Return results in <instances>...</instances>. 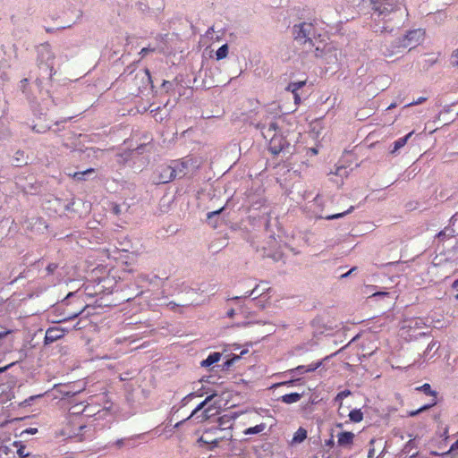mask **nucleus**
<instances>
[{
	"label": "nucleus",
	"instance_id": "obj_1",
	"mask_svg": "<svg viewBox=\"0 0 458 458\" xmlns=\"http://www.w3.org/2000/svg\"><path fill=\"white\" fill-rule=\"evenodd\" d=\"M322 22L310 12H303L291 28V33L296 44L301 47L300 55L303 58L323 38Z\"/></svg>",
	"mask_w": 458,
	"mask_h": 458
},
{
	"label": "nucleus",
	"instance_id": "obj_2",
	"mask_svg": "<svg viewBox=\"0 0 458 458\" xmlns=\"http://www.w3.org/2000/svg\"><path fill=\"white\" fill-rule=\"evenodd\" d=\"M84 411L81 404H75L69 410L67 424L62 430V435L68 438H78L80 441L90 440L94 437V429L81 420L79 415Z\"/></svg>",
	"mask_w": 458,
	"mask_h": 458
},
{
	"label": "nucleus",
	"instance_id": "obj_3",
	"mask_svg": "<svg viewBox=\"0 0 458 458\" xmlns=\"http://www.w3.org/2000/svg\"><path fill=\"white\" fill-rule=\"evenodd\" d=\"M421 30H413L407 32L401 38H395L389 44L386 42L381 46V52L386 56H392L400 53L403 49H411L420 44L423 37Z\"/></svg>",
	"mask_w": 458,
	"mask_h": 458
},
{
	"label": "nucleus",
	"instance_id": "obj_4",
	"mask_svg": "<svg viewBox=\"0 0 458 458\" xmlns=\"http://www.w3.org/2000/svg\"><path fill=\"white\" fill-rule=\"evenodd\" d=\"M328 38L324 35L319 42L310 51L306 57L312 62L313 59H322L328 64H336L338 61V49L333 42H328Z\"/></svg>",
	"mask_w": 458,
	"mask_h": 458
},
{
	"label": "nucleus",
	"instance_id": "obj_5",
	"mask_svg": "<svg viewBox=\"0 0 458 458\" xmlns=\"http://www.w3.org/2000/svg\"><path fill=\"white\" fill-rule=\"evenodd\" d=\"M219 425L207 428L203 435L198 439L200 445H207L208 450H213L217 447L219 443L226 438L225 435H223L225 428H222L223 418H219Z\"/></svg>",
	"mask_w": 458,
	"mask_h": 458
},
{
	"label": "nucleus",
	"instance_id": "obj_6",
	"mask_svg": "<svg viewBox=\"0 0 458 458\" xmlns=\"http://www.w3.org/2000/svg\"><path fill=\"white\" fill-rule=\"evenodd\" d=\"M216 396V394H210L205 398L198 406L191 411V413L185 419H182L174 425V428H180L182 426L190 423V420H197L198 422H203L207 420L210 417V411H212L211 407H208L205 410V406Z\"/></svg>",
	"mask_w": 458,
	"mask_h": 458
},
{
	"label": "nucleus",
	"instance_id": "obj_7",
	"mask_svg": "<svg viewBox=\"0 0 458 458\" xmlns=\"http://www.w3.org/2000/svg\"><path fill=\"white\" fill-rule=\"evenodd\" d=\"M174 168V174L176 178H182L191 172L199 169L200 162L198 158L191 156L184 157L180 160L171 161Z\"/></svg>",
	"mask_w": 458,
	"mask_h": 458
},
{
	"label": "nucleus",
	"instance_id": "obj_8",
	"mask_svg": "<svg viewBox=\"0 0 458 458\" xmlns=\"http://www.w3.org/2000/svg\"><path fill=\"white\" fill-rule=\"evenodd\" d=\"M373 4V9L378 12L379 15L383 16V18H386L391 13L396 14L400 13L403 14L402 6L399 4L398 0H382L381 2H371Z\"/></svg>",
	"mask_w": 458,
	"mask_h": 458
},
{
	"label": "nucleus",
	"instance_id": "obj_9",
	"mask_svg": "<svg viewBox=\"0 0 458 458\" xmlns=\"http://www.w3.org/2000/svg\"><path fill=\"white\" fill-rule=\"evenodd\" d=\"M176 179L174 168L172 163L159 165L152 174V182L155 184H163Z\"/></svg>",
	"mask_w": 458,
	"mask_h": 458
},
{
	"label": "nucleus",
	"instance_id": "obj_10",
	"mask_svg": "<svg viewBox=\"0 0 458 458\" xmlns=\"http://www.w3.org/2000/svg\"><path fill=\"white\" fill-rule=\"evenodd\" d=\"M53 391L55 398L64 399L74 397L75 395L80 394L82 391V389L77 387L75 384H58L54 386Z\"/></svg>",
	"mask_w": 458,
	"mask_h": 458
},
{
	"label": "nucleus",
	"instance_id": "obj_11",
	"mask_svg": "<svg viewBox=\"0 0 458 458\" xmlns=\"http://www.w3.org/2000/svg\"><path fill=\"white\" fill-rule=\"evenodd\" d=\"M40 58L43 60H46L45 64H42V62L39 64L40 70H45L46 72L49 70V79L53 76V64L49 63L50 60L54 58V55L51 51L49 45H42L41 47L38 50Z\"/></svg>",
	"mask_w": 458,
	"mask_h": 458
},
{
	"label": "nucleus",
	"instance_id": "obj_12",
	"mask_svg": "<svg viewBox=\"0 0 458 458\" xmlns=\"http://www.w3.org/2000/svg\"><path fill=\"white\" fill-rule=\"evenodd\" d=\"M288 146V141L281 134L274 133L269 140L268 149L273 155H278Z\"/></svg>",
	"mask_w": 458,
	"mask_h": 458
},
{
	"label": "nucleus",
	"instance_id": "obj_13",
	"mask_svg": "<svg viewBox=\"0 0 458 458\" xmlns=\"http://www.w3.org/2000/svg\"><path fill=\"white\" fill-rule=\"evenodd\" d=\"M102 153V149L91 147L86 148L84 149H76L74 151V156L78 157V158L81 161L93 162L95 159H98V155Z\"/></svg>",
	"mask_w": 458,
	"mask_h": 458
},
{
	"label": "nucleus",
	"instance_id": "obj_14",
	"mask_svg": "<svg viewBox=\"0 0 458 458\" xmlns=\"http://www.w3.org/2000/svg\"><path fill=\"white\" fill-rule=\"evenodd\" d=\"M307 80H301L297 81H291L288 86L286 87V90L290 91L293 95L294 103L296 105L300 104L302 98V92H300V90L306 85Z\"/></svg>",
	"mask_w": 458,
	"mask_h": 458
},
{
	"label": "nucleus",
	"instance_id": "obj_15",
	"mask_svg": "<svg viewBox=\"0 0 458 458\" xmlns=\"http://www.w3.org/2000/svg\"><path fill=\"white\" fill-rule=\"evenodd\" d=\"M135 80L140 81V84L136 83L140 90H141V89H146L148 86L152 87V80L148 69L139 70L135 75Z\"/></svg>",
	"mask_w": 458,
	"mask_h": 458
},
{
	"label": "nucleus",
	"instance_id": "obj_16",
	"mask_svg": "<svg viewBox=\"0 0 458 458\" xmlns=\"http://www.w3.org/2000/svg\"><path fill=\"white\" fill-rule=\"evenodd\" d=\"M64 336V330L59 327H50L45 335V344H50Z\"/></svg>",
	"mask_w": 458,
	"mask_h": 458
},
{
	"label": "nucleus",
	"instance_id": "obj_17",
	"mask_svg": "<svg viewBox=\"0 0 458 458\" xmlns=\"http://www.w3.org/2000/svg\"><path fill=\"white\" fill-rule=\"evenodd\" d=\"M354 434L349 431L340 432L337 436L338 445L347 447L353 442Z\"/></svg>",
	"mask_w": 458,
	"mask_h": 458
},
{
	"label": "nucleus",
	"instance_id": "obj_18",
	"mask_svg": "<svg viewBox=\"0 0 458 458\" xmlns=\"http://www.w3.org/2000/svg\"><path fill=\"white\" fill-rule=\"evenodd\" d=\"M412 133L413 132L411 131L408 134H406L405 136L401 137V138L397 139L395 141H394L393 148H391L390 153L396 154L400 148H402L403 147H404L406 145L408 140L412 135Z\"/></svg>",
	"mask_w": 458,
	"mask_h": 458
},
{
	"label": "nucleus",
	"instance_id": "obj_19",
	"mask_svg": "<svg viewBox=\"0 0 458 458\" xmlns=\"http://www.w3.org/2000/svg\"><path fill=\"white\" fill-rule=\"evenodd\" d=\"M248 352V350H242L240 355L233 354L229 358H227L222 364L223 370H228L235 361L239 360L242 355Z\"/></svg>",
	"mask_w": 458,
	"mask_h": 458
},
{
	"label": "nucleus",
	"instance_id": "obj_20",
	"mask_svg": "<svg viewBox=\"0 0 458 458\" xmlns=\"http://www.w3.org/2000/svg\"><path fill=\"white\" fill-rule=\"evenodd\" d=\"M221 356H222L221 353L218 352H211L205 360H203L200 362V365H201V367H205V368L209 367V366L218 362L220 360Z\"/></svg>",
	"mask_w": 458,
	"mask_h": 458
},
{
	"label": "nucleus",
	"instance_id": "obj_21",
	"mask_svg": "<svg viewBox=\"0 0 458 458\" xmlns=\"http://www.w3.org/2000/svg\"><path fill=\"white\" fill-rule=\"evenodd\" d=\"M302 394L299 393H290L284 394L280 397V400L286 404L297 403L301 400Z\"/></svg>",
	"mask_w": 458,
	"mask_h": 458
},
{
	"label": "nucleus",
	"instance_id": "obj_22",
	"mask_svg": "<svg viewBox=\"0 0 458 458\" xmlns=\"http://www.w3.org/2000/svg\"><path fill=\"white\" fill-rule=\"evenodd\" d=\"M307 438V430L303 428H299L294 433L291 441L292 445L301 444Z\"/></svg>",
	"mask_w": 458,
	"mask_h": 458
},
{
	"label": "nucleus",
	"instance_id": "obj_23",
	"mask_svg": "<svg viewBox=\"0 0 458 458\" xmlns=\"http://www.w3.org/2000/svg\"><path fill=\"white\" fill-rule=\"evenodd\" d=\"M11 131L8 123L5 120L0 119V141L9 139Z\"/></svg>",
	"mask_w": 458,
	"mask_h": 458
},
{
	"label": "nucleus",
	"instance_id": "obj_24",
	"mask_svg": "<svg viewBox=\"0 0 458 458\" xmlns=\"http://www.w3.org/2000/svg\"><path fill=\"white\" fill-rule=\"evenodd\" d=\"M354 207L353 206H351L347 210L344 211V212H340V213H336V214H333V215H327V216H318V218L319 219H326V220H334V219H338V218H342L344 216H345L346 215L352 213L353 210H354Z\"/></svg>",
	"mask_w": 458,
	"mask_h": 458
},
{
	"label": "nucleus",
	"instance_id": "obj_25",
	"mask_svg": "<svg viewBox=\"0 0 458 458\" xmlns=\"http://www.w3.org/2000/svg\"><path fill=\"white\" fill-rule=\"evenodd\" d=\"M95 174L94 168H88L84 171L75 172L73 174H69L76 181H84L86 176Z\"/></svg>",
	"mask_w": 458,
	"mask_h": 458
},
{
	"label": "nucleus",
	"instance_id": "obj_26",
	"mask_svg": "<svg viewBox=\"0 0 458 458\" xmlns=\"http://www.w3.org/2000/svg\"><path fill=\"white\" fill-rule=\"evenodd\" d=\"M258 288H259V285H256L251 291L245 292V293L243 295L233 296V297L230 298L229 300L238 301L242 299H246L248 297L255 295L253 298V300H254V299L258 298V296L261 295V293H258Z\"/></svg>",
	"mask_w": 458,
	"mask_h": 458
},
{
	"label": "nucleus",
	"instance_id": "obj_27",
	"mask_svg": "<svg viewBox=\"0 0 458 458\" xmlns=\"http://www.w3.org/2000/svg\"><path fill=\"white\" fill-rule=\"evenodd\" d=\"M29 80L27 78L21 80L19 84V88L23 94L26 95L28 98L33 97L35 95V90H31L28 89Z\"/></svg>",
	"mask_w": 458,
	"mask_h": 458
},
{
	"label": "nucleus",
	"instance_id": "obj_28",
	"mask_svg": "<svg viewBox=\"0 0 458 458\" xmlns=\"http://www.w3.org/2000/svg\"><path fill=\"white\" fill-rule=\"evenodd\" d=\"M229 52V47L228 44L222 45L216 51V60H223L225 57H227Z\"/></svg>",
	"mask_w": 458,
	"mask_h": 458
},
{
	"label": "nucleus",
	"instance_id": "obj_29",
	"mask_svg": "<svg viewBox=\"0 0 458 458\" xmlns=\"http://www.w3.org/2000/svg\"><path fill=\"white\" fill-rule=\"evenodd\" d=\"M349 419L352 422H360L363 420V413L360 409H353L349 413Z\"/></svg>",
	"mask_w": 458,
	"mask_h": 458
},
{
	"label": "nucleus",
	"instance_id": "obj_30",
	"mask_svg": "<svg viewBox=\"0 0 458 458\" xmlns=\"http://www.w3.org/2000/svg\"><path fill=\"white\" fill-rule=\"evenodd\" d=\"M13 445L17 447V454L21 458H26L30 456V454L26 452V446L22 445L21 441H14Z\"/></svg>",
	"mask_w": 458,
	"mask_h": 458
},
{
	"label": "nucleus",
	"instance_id": "obj_31",
	"mask_svg": "<svg viewBox=\"0 0 458 458\" xmlns=\"http://www.w3.org/2000/svg\"><path fill=\"white\" fill-rule=\"evenodd\" d=\"M329 358H330V356H327L320 360L312 362L310 365L306 366L307 373L313 372V371L317 370L318 369L321 368L323 366L324 361L327 360Z\"/></svg>",
	"mask_w": 458,
	"mask_h": 458
},
{
	"label": "nucleus",
	"instance_id": "obj_32",
	"mask_svg": "<svg viewBox=\"0 0 458 458\" xmlns=\"http://www.w3.org/2000/svg\"><path fill=\"white\" fill-rule=\"evenodd\" d=\"M266 428V425L264 423H260L254 427H250L245 429V435H254L262 432Z\"/></svg>",
	"mask_w": 458,
	"mask_h": 458
},
{
	"label": "nucleus",
	"instance_id": "obj_33",
	"mask_svg": "<svg viewBox=\"0 0 458 458\" xmlns=\"http://www.w3.org/2000/svg\"><path fill=\"white\" fill-rule=\"evenodd\" d=\"M416 390L423 392L427 395H430L433 397L437 396V392L432 390L430 385L428 383H425L421 386L417 387Z\"/></svg>",
	"mask_w": 458,
	"mask_h": 458
},
{
	"label": "nucleus",
	"instance_id": "obj_34",
	"mask_svg": "<svg viewBox=\"0 0 458 458\" xmlns=\"http://www.w3.org/2000/svg\"><path fill=\"white\" fill-rule=\"evenodd\" d=\"M288 374L292 375V376H297V375H302L304 373H307L306 371V366L304 365H300V366H297L296 368L294 369H289L287 371Z\"/></svg>",
	"mask_w": 458,
	"mask_h": 458
},
{
	"label": "nucleus",
	"instance_id": "obj_35",
	"mask_svg": "<svg viewBox=\"0 0 458 458\" xmlns=\"http://www.w3.org/2000/svg\"><path fill=\"white\" fill-rule=\"evenodd\" d=\"M351 391L348 389H345L344 391L339 392L336 396L335 397L334 401L335 403H342V401L351 395Z\"/></svg>",
	"mask_w": 458,
	"mask_h": 458
},
{
	"label": "nucleus",
	"instance_id": "obj_36",
	"mask_svg": "<svg viewBox=\"0 0 458 458\" xmlns=\"http://www.w3.org/2000/svg\"><path fill=\"white\" fill-rule=\"evenodd\" d=\"M415 448H417L415 439H410L403 446V453L408 454L411 452L412 449H415Z\"/></svg>",
	"mask_w": 458,
	"mask_h": 458
},
{
	"label": "nucleus",
	"instance_id": "obj_37",
	"mask_svg": "<svg viewBox=\"0 0 458 458\" xmlns=\"http://www.w3.org/2000/svg\"><path fill=\"white\" fill-rule=\"evenodd\" d=\"M260 128L261 133L265 139L271 138V136L275 133L273 131H268V128L267 127V123H262L259 125Z\"/></svg>",
	"mask_w": 458,
	"mask_h": 458
},
{
	"label": "nucleus",
	"instance_id": "obj_38",
	"mask_svg": "<svg viewBox=\"0 0 458 458\" xmlns=\"http://www.w3.org/2000/svg\"><path fill=\"white\" fill-rule=\"evenodd\" d=\"M268 131H273L275 133H277L279 131L278 123L276 121H271L267 124Z\"/></svg>",
	"mask_w": 458,
	"mask_h": 458
},
{
	"label": "nucleus",
	"instance_id": "obj_39",
	"mask_svg": "<svg viewBox=\"0 0 458 458\" xmlns=\"http://www.w3.org/2000/svg\"><path fill=\"white\" fill-rule=\"evenodd\" d=\"M224 209H225V207H223V208H219L217 210H215V211H212V212H208V215H207L208 220L211 221V219L213 217L219 216Z\"/></svg>",
	"mask_w": 458,
	"mask_h": 458
},
{
	"label": "nucleus",
	"instance_id": "obj_40",
	"mask_svg": "<svg viewBox=\"0 0 458 458\" xmlns=\"http://www.w3.org/2000/svg\"><path fill=\"white\" fill-rule=\"evenodd\" d=\"M457 450H458V439H457V440H455V441L452 444V445H451L450 449H449L447 452L443 453V454H442V455H443V456L447 455V454H451V453H453V452H455V451H457Z\"/></svg>",
	"mask_w": 458,
	"mask_h": 458
},
{
	"label": "nucleus",
	"instance_id": "obj_41",
	"mask_svg": "<svg viewBox=\"0 0 458 458\" xmlns=\"http://www.w3.org/2000/svg\"><path fill=\"white\" fill-rule=\"evenodd\" d=\"M300 381L299 378L297 379H290V380H287V381H284V382H281V383H278L276 386H293L296 382Z\"/></svg>",
	"mask_w": 458,
	"mask_h": 458
},
{
	"label": "nucleus",
	"instance_id": "obj_42",
	"mask_svg": "<svg viewBox=\"0 0 458 458\" xmlns=\"http://www.w3.org/2000/svg\"><path fill=\"white\" fill-rule=\"evenodd\" d=\"M450 62H451V64L454 65V66H457L458 65V49L455 50L452 54Z\"/></svg>",
	"mask_w": 458,
	"mask_h": 458
},
{
	"label": "nucleus",
	"instance_id": "obj_43",
	"mask_svg": "<svg viewBox=\"0 0 458 458\" xmlns=\"http://www.w3.org/2000/svg\"><path fill=\"white\" fill-rule=\"evenodd\" d=\"M57 267L58 265L56 263H49L46 269L48 275H52Z\"/></svg>",
	"mask_w": 458,
	"mask_h": 458
},
{
	"label": "nucleus",
	"instance_id": "obj_44",
	"mask_svg": "<svg viewBox=\"0 0 458 458\" xmlns=\"http://www.w3.org/2000/svg\"><path fill=\"white\" fill-rule=\"evenodd\" d=\"M194 393H191L189 394H187L185 397L182 398V400L181 401V406H185L187 405V403H189L190 400H191L193 397H194Z\"/></svg>",
	"mask_w": 458,
	"mask_h": 458
},
{
	"label": "nucleus",
	"instance_id": "obj_45",
	"mask_svg": "<svg viewBox=\"0 0 458 458\" xmlns=\"http://www.w3.org/2000/svg\"><path fill=\"white\" fill-rule=\"evenodd\" d=\"M130 441L129 438H120V439H117L114 445L117 447V448H121L123 447L126 442Z\"/></svg>",
	"mask_w": 458,
	"mask_h": 458
},
{
	"label": "nucleus",
	"instance_id": "obj_46",
	"mask_svg": "<svg viewBox=\"0 0 458 458\" xmlns=\"http://www.w3.org/2000/svg\"><path fill=\"white\" fill-rule=\"evenodd\" d=\"M156 50L155 47H143L140 52V55H141L142 57L146 56L149 53H152Z\"/></svg>",
	"mask_w": 458,
	"mask_h": 458
},
{
	"label": "nucleus",
	"instance_id": "obj_47",
	"mask_svg": "<svg viewBox=\"0 0 458 458\" xmlns=\"http://www.w3.org/2000/svg\"><path fill=\"white\" fill-rule=\"evenodd\" d=\"M34 88L38 92H41L42 90V81L39 78H37L34 82Z\"/></svg>",
	"mask_w": 458,
	"mask_h": 458
},
{
	"label": "nucleus",
	"instance_id": "obj_48",
	"mask_svg": "<svg viewBox=\"0 0 458 458\" xmlns=\"http://www.w3.org/2000/svg\"><path fill=\"white\" fill-rule=\"evenodd\" d=\"M37 432H38V428H28L25 430H23L21 435V436L25 435V434H27V435H34Z\"/></svg>",
	"mask_w": 458,
	"mask_h": 458
},
{
	"label": "nucleus",
	"instance_id": "obj_49",
	"mask_svg": "<svg viewBox=\"0 0 458 458\" xmlns=\"http://www.w3.org/2000/svg\"><path fill=\"white\" fill-rule=\"evenodd\" d=\"M436 404H437V396L434 397V399L431 402H429V403L424 404L422 406V408L424 409V411H427V410L430 409L431 407L435 406Z\"/></svg>",
	"mask_w": 458,
	"mask_h": 458
},
{
	"label": "nucleus",
	"instance_id": "obj_50",
	"mask_svg": "<svg viewBox=\"0 0 458 458\" xmlns=\"http://www.w3.org/2000/svg\"><path fill=\"white\" fill-rule=\"evenodd\" d=\"M425 411L424 409L422 408V406L417 410H414V411H411L409 412V416L410 417H415L417 415H419L420 413Z\"/></svg>",
	"mask_w": 458,
	"mask_h": 458
},
{
	"label": "nucleus",
	"instance_id": "obj_51",
	"mask_svg": "<svg viewBox=\"0 0 458 458\" xmlns=\"http://www.w3.org/2000/svg\"><path fill=\"white\" fill-rule=\"evenodd\" d=\"M357 269V267H352L350 270H348L346 273H344L340 276V278H347L350 276L355 270Z\"/></svg>",
	"mask_w": 458,
	"mask_h": 458
},
{
	"label": "nucleus",
	"instance_id": "obj_52",
	"mask_svg": "<svg viewBox=\"0 0 458 458\" xmlns=\"http://www.w3.org/2000/svg\"><path fill=\"white\" fill-rule=\"evenodd\" d=\"M80 314H81V312H75V313L70 314V315H68L67 317H65V318H64L63 319H61L60 321H67V320L74 319V318H76Z\"/></svg>",
	"mask_w": 458,
	"mask_h": 458
},
{
	"label": "nucleus",
	"instance_id": "obj_53",
	"mask_svg": "<svg viewBox=\"0 0 458 458\" xmlns=\"http://www.w3.org/2000/svg\"><path fill=\"white\" fill-rule=\"evenodd\" d=\"M13 363H11V364H9L7 366L0 368V384H2L3 381H4V378L2 377L3 373L5 372L11 366H13Z\"/></svg>",
	"mask_w": 458,
	"mask_h": 458
},
{
	"label": "nucleus",
	"instance_id": "obj_54",
	"mask_svg": "<svg viewBox=\"0 0 458 458\" xmlns=\"http://www.w3.org/2000/svg\"><path fill=\"white\" fill-rule=\"evenodd\" d=\"M387 295H389V293H387V292H377V293H373L370 297L371 298H379V297H385Z\"/></svg>",
	"mask_w": 458,
	"mask_h": 458
},
{
	"label": "nucleus",
	"instance_id": "obj_55",
	"mask_svg": "<svg viewBox=\"0 0 458 458\" xmlns=\"http://www.w3.org/2000/svg\"><path fill=\"white\" fill-rule=\"evenodd\" d=\"M345 174H346V168L345 167H344V166L337 167V169L335 171V174L336 175L343 176Z\"/></svg>",
	"mask_w": 458,
	"mask_h": 458
},
{
	"label": "nucleus",
	"instance_id": "obj_56",
	"mask_svg": "<svg viewBox=\"0 0 458 458\" xmlns=\"http://www.w3.org/2000/svg\"><path fill=\"white\" fill-rule=\"evenodd\" d=\"M41 396H42V394L32 395V396L29 397L28 399H26V400L24 401V403H25V404H27V405H30V404H31V403H32L35 399H37V398H38V397H41Z\"/></svg>",
	"mask_w": 458,
	"mask_h": 458
},
{
	"label": "nucleus",
	"instance_id": "obj_57",
	"mask_svg": "<svg viewBox=\"0 0 458 458\" xmlns=\"http://www.w3.org/2000/svg\"><path fill=\"white\" fill-rule=\"evenodd\" d=\"M425 100H426V98L421 97V98H420L416 101H412L411 103L406 104L405 106H414V105H419V104H421Z\"/></svg>",
	"mask_w": 458,
	"mask_h": 458
},
{
	"label": "nucleus",
	"instance_id": "obj_58",
	"mask_svg": "<svg viewBox=\"0 0 458 458\" xmlns=\"http://www.w3.org/2000/svg\"><path fill=\"white\" fill-rule=\"evenodd\" d=\"M348 3H350L352 5H359L365 0H346ZM369 2H375V0H369Z\"/></svg>",
	"mask_w": 458,
	"mask_h": 458
},
{
	"label": "nucleus",
	"instance_id": "obj_59",
	"mask_svg": "<svg viewBox=\"0 0 458 458\" xmlns=\"http://www.w3.org/2000/svg\"><path fill=\"white\" fill-rule=\"evenodd\" d=\"M213 33H214V27H210L208 29V30L206 31V34L205 36L207 38H210L211 39H213Z\"/></svg>",
	"mask_w": 458,
	"mask_h": 458
},
{
	"label": "nucleus",
	"instance_id": "obj_60",
	"mask_svg": "<svg viewBox=\"0 0 458 458\" xmlns=\"http://www.w3.org/2000/svg\"><path fill=\"white\" fill-rule=\"evenodd\" d=\"M325 445L328 447H333L334 445H335V440H334V437L333 436L328 439V440H326V443Z\"/></svg>",
	"mask_w": 458,
	"mask_h": 458
},
{
	"label": "nucleus",
	"instance_id": "obj_61",
	"mask_svg": "<svg viewBox=\"0 0 458 458\" xmlns=\"http://www.w3.org/2000/svg\"><path fill=\"white\" fill-rule=\"evenodd\" d=\"M162 86L165 89H168L172 86V83L170 81H164L163 83H162Z\"/></svg>",
	"mask_w": 458,
	"mask_h": 458
},
{
	"label": "nucleus",
	"instance_id": "obj_62",
	"mask_svg": "<svg viewBox=\"0 0 458 458\" xmlns=\"http://www.w3.org/2000/svg\"><path fill=\"white\" fill-rule=\"evenodd\" d=\"M420 322H419L418 320H412L410 322V324L407 326L408 327H419V324Z\"/></svg>",
	"mask_w": 458,
	"mask_h": 458
},
{
	"label": "nucleus",
	"instance_id": "obj_63",
	"mask_svg": "<svg viewBox=\"0 0 458 458\" xmlns=\"http://www.w3.org/2000/svg\"><path fill=\"white\" fill-rule=\"evenodd\" d=\"M9 448L5 445L0 447V453L8 454Z\"/></svg>",
	"mask_w": 458,
	"mask_h": 458
},
{
	"label": "nucleus",
	"instance_id": "obj_64",
	"mask_svg": "<svg viewBox=\"0 0 458 458\" xmlns=\"http://www.w3.org/2000/svg\"><path fill=\"white\" fill-rule=\"evenodd\" d=\"M452 287L454 289H457L458 288V278L456 280L454 281L453 284H452Z\"/></svg>",
	"mask_w": 458,
	"mask_h": 458
}]
</instances>
